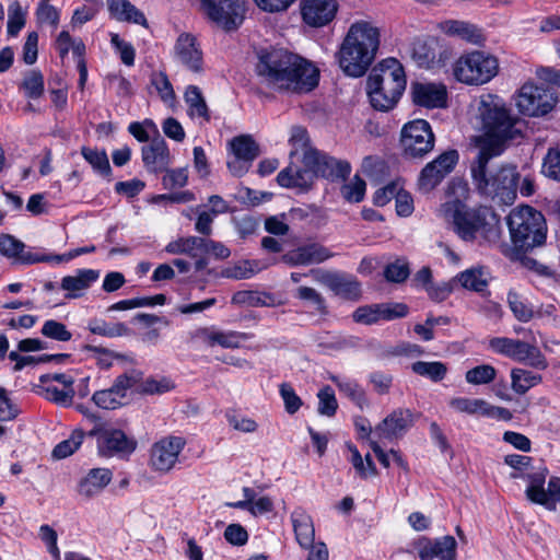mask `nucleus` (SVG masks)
I'll return each instance as SVG.
<instances>
[{
	"mask_svg": "<svg viewBox=\"0 0 560 560\" xmlns=\"http://www.w3.org/2000/svg\"><path fill=\"white\" fill-rule=\"evenodd\" d=\"M214 347L234 349L240 348L243 342L249 339V335L234 330H223L215 327L214 330Z\"/></svg>",
	"mask_w": 560,
	"mask_h": 560,
	"instance_id": "48",
	"label": "nucleus"
},
{
	"mask_svg": "<svg viewBox=\"0 0 560 560\" xmlns=\"http://www.w3.org/2000/svg\"><path fill=\"white\" fill-rule=\"evenodd\" d=\"M454 78L466 85L489 83L500 71L499 58L486 50L475 49L460 55L453 63Z\"/></svg>",
	"mask_w": 560,
	"mask_h": 560,
	"instance_id": "7",
	"label": "nucleus"
},
{
	"mask_svg": "<svg viewBox=\"0 0 560 560\" xmlns=\"http://www.w3.org/2000/svg\"><path fill=\"white\" fill-rule=\"evenodd\" d=\"M42 334L47 338L58 341H69L72 337V334L67 329L66 325L55 319H49L44 323Z\"/></svg>",
	"mask_w": 560,
	"mask_h": 560,
	"instance_id": "63",
	"label": "nucleus"
},
{
	"mask_svg": "<svg viewBox=\"0 0 560 560\" xmlns=\"http://www.w3.org/2000/svg\"><path fill=\"white\" fill-rule=\"evenodd\" d=\"M439 30L447 36L457 37L472 45H480L485 40L481 30L465 21L446 20L439 24Z\"/></svg>",
	"mask_w": 560,
	"mask_h": 560,
	"instance_id": "28",
	"label": "nucleus"
},
{
	"mask_svg": "<svg viewBox=\"0 0 560 560\" xmlns=\"http://www.w3.org/2000/svg\"><path fill=\"white\" fill-rule=\"evenodd\" d=\"M504 463L515 470L511 474V478H525L527 480V474L537 469L530 467L532 458L525 455H506Z\"/></svg>",
	"mask_w": 560,
	"mask_h": 560,
	"instance_id": "56",
	"label": "nucleus"
},
{
	"mask_svg": "<svg viewBox=\"0 0 560 560\" xmlns=\"http://www.w3.org/2000/svg\"><path fill=\"white\" fill-rule=\"evenodd\" d=\"M83 440V431L74 430L68 439L61 441L55 446L52 456L57 459H62L72 455L81 446Z\"/></svg>",
	"mask_w": 560,
	"mask_h": 560,
	"instance_id": "49",
	"label": "nucleus"
},
{
	"mask_svg": "<svg viewBox=\"0 0 560 560\" xmlns=\"http://www.w3.org/2000/svg\"><path fill=\"white\" fill-rule=\"evenodd\" d=\"M295 296L312 306L317 313H326L325 299L319 292L310 287H299L295 291Z\"/></svg>",
	"mask_w": 560,
	"mask_h": 560,
	"instance_id": "58",
	"label": "nucleus"
},
{
	"mask_svg": "<svg viewBox=\"0 0 560 560\" xmlns=\"http://www.w3.org/2000/svg\"><path fill=\"white\" fill-rule=\"evenodd\" d=\"M450 407L456 412L469 416H480L504 421L512 418L510 410L506 408L493 406L480 398L455 397L450 400Z\"/></svg>",
	"mask_w": 560,
	"mask_h": 560,
	"instance_id": "17",
	"label": "nucleus"
},
{
	"mask_svg": "<svg viewBox=\"0 0 560 560\" xmlns=\"http://www.w3.org/2000/svg\"><path fill=\"white\" fill-rule=\"evenodd\" d=\"M81 153L95 172L103 176H108L110 174L108 156L104 150L84 147L82 148Z\"/></svg>",
	"mask_w": 560,
	"mask_h": 560,
	"instance_id": "45",
	"label": "nucleus"
},
{
	"mask_svg": "<svg viewBox=\"0 0 560 560\" xmlns=\"http://www.w3.org/2000/svg\"><path fill=\"white\" fill-rule=\"evenodd\" d=\"M142 160L152 172L164 170L170 162V151L162 138H155L150 145L142 148Z\"/></svg>",
	"mask_w": 560,
	"mask_h": 560,
	"instance_id": "31",
	"label": "nucleus"
},
{
	"mask_svg": "<svg viewBox=\"0 0 560 560\" xmlns=\"http://www.w3.org/2000/svg\"><path fill=\"white\" fill-rule=\"evenodd\" d=\"M411 370L416 374H418L420 376L428 377L433 382L442 381L447 373L446 365L440 361H433V362L418 361L411 365Z\"/></svg>",
	"mask_w": 560,
	"mask_h": 560,
	"instance_id": "44",
	"label": "nucleus"
},
{
	"mask_svg": "<svg viewBox=\"0 0 560 560\" xmlns=\"http://www.w3.org/2000/svg\"><path fill=\"white\" fill-rule=\"evenodd\" d=\"M203 238L197 236L178 237L171 241L165 247L164 252L170 255H187L191 258H197L195 262L196 270H201L206 267L207 262L201 258V249Z\"/></svg>",
	"mask_w": 560,
	"mask_h": 560,
	"instance_id": "26",
	"label": "nucleus"
},
{
	"mask_svg": "<svg viewBox=\"0 0 560 560\" xmlns=\"http://www.w3.org/2000/svg\"><path fill=\"white\" fill-rule=\"evenodd\" d=\"M381 42L380 28L370 21L353 22L336 52L342 72L351 78H360L373 63Z\"/></svg>",
	"mask_w": 560,
	"mask_h": 560,
	"instance_id": "4",
	"label": "nucleus"
},
{
	"mask_svg": "<svg viewBox=\"0 0 560 560\" xmlns=\"http://www.w3.org/2000/svg\"><path fill=\"white\" fill-rule=\"evenodd\" d=\"M540 382L541 376L539 374L521 368H514L511 370V387L518 395L525 394Z\"/></svg>",
	"mask_w": 560,
	"mask_h": 560,
	"instance_id": "39",
	"label": "nucleus"
},
{
	"mask_svg": "<svg viewBox=\"0 0 560 560\" xmlns=\"http://www.w3.org/2000/svg\"><path fill=\"white\" fill-rule=\"evenodd\" d=\"M482 133L474 138L479 153L471 165L476 189L501 205H511L516 198L520 175L513 165H502L488 171L489 160L502 153L508 140L520 135L517 119L498 95L481 96L478 107Z\"/></svg>",
	"mask_w": 560,
	"mask_h": 560,
	"instance_id": "1",
	"label": "nucleus"
},
{
	"mask_svg": "<svg viewBox=\"0 0 560 560\" xmlns=\"http://www.w3.org/2000/svg\"><path fill=\"white\" fill-rule=\"evenodd\" d=\"M175 388L174 382L165 376L149 377L141 384V392L148 395H161Z\"/></svg>",
	"mask_w": 560,
	"mask_h": 560,
	"instance_id": "54",
	"label": "nucleus"
},
{
	"mask_svg": "<svg viewBox=\"0 0 560 560\" xmlns=\"http://www.w3.org/2000/svg\"><path fill=\"white\" fill-rule=\"evenodd\" d=\"M407 80L402 65L395 58L380 61L366 80V94L371 106L380 112L396 107L406 89Z\"/></svg>",
	"mask_w": 560,
	"mask_h": 560,
	"instance_id": "5",
	"label": "nucleus"
},
{
	"mask_svg": "<svg viewBox=\"0 0 560 560\" xmlns=\"http://www.w3.org/2000/svg\"><path fill=\"white\" fill-rule=\"evenodd\" d=\"M413 424V415L408 409H398L388 415L376 427V432L385 439H394L402 435Z\"/></svg>",
	"mask_w": 560,
	"mask_h": 560,
	"instance_id": "25",
	"label": "nucleus"
},
{
	"mask_svg": "<svg viewBox=\"0 0 560 560\" xmlns=\"http://www.w3.org/2000/svg\"><path fill=\"white\" fill-rule=\"evenodd\" d=\"M350 452L349 460L361 478H368L376 474L375 466L370 455L363 459L358 448L351 444L348 445Z\"/></svg>",
	"mask_w": 560,
	"mask_h": 560,
	"instance_id": "51",
	"label": "nucleus"
},
{
	"mask_svg": "<svg viewBox=\"0 0 560 560\" xmlns=\"http://www.w3.org/2000/svg\"><path fill=\"white\" fill-rule=\"evenodd\" d=\"M289 143L292 147L291 155H296L299 153H303L305 164H311V159L315 155L317 151L308 149V137L307 131L300 126H295L291 129Z\"/></svg>",
	"mask_w": 560,
	"mask_h": 560,
	"instance_id": "41",
	"label": "nucleus"
},
{
	"mask_svg": "<svg viewBox=\"0 0 560 560\" xmlns=\"http://www.w3.org/2000/svg\"><path fill=\"white\" fill-rule=\"evenodd\" d=\"M444 176L438 170L436 164L432 161L428 163L421 171L418 179L419 190L422 192H430L433 190L442 180Z\"/></svg>",
	"mask_w": 560,
	"mask_h": 560,
	"instance_id": "47",
	"label": "nucleus"
},
{
	"mask_svg": "<svg viewBox=\"0 0 560 560\" xmlns=\"http://www.w3.org/2000/svg\"><path fill=\"white\" fill-rule=\"evenodd\" d=\"M139 381L136 373L122 374L116 378L112 387L96 390L93 396V402L102 409H116L124 405L127 393Z\"/></svg>",
	"mask_w": 560,
	"mask_h": 560,
	"instance_id": "15",
	"label": "nucleus"
},
{
	"mask_svg": "<svg viewBox=\"0 0 560 560\" xmlns=\"http://www.w3.org/2000/svg\"><path fill=\"white\" fill-rule=\"evenodd\" d=\"M332 257V253L325 246L311 243L302 245L284 255V260L293 266L320 264Z\"/></svg>",
	"mask_w": 560,
	"mask_h": 560,
	"instance_id": "24",
	"label": "nucleus"
},
{
	"mask_svg": "<svg viewBox=\"0 0 560 560\" xmlns=\"http://www.w3.org/2000/svg\"><path fill=\"white\" fill-rule=\"evenodd\" d=\"M226 420L234 430L243 433H253L258 429L256 420L236 411L226 412Z\"/></svg>",
	"mask_w": 560,
	"mask_h": 560,
	"instance_id": "60",
	"label": "nucleus"
},
{
	"mask_svg": "<svg viewBox=\"0 0 560 560\" xmlns=\"http://www.w3.org/2000/svg\"><path fill=\"white\" fill-rule=\"evenodd\" d=\"M542 174L551 179L560 180V149L551 148L548 150L544 163Z\"/></svg>",
	"mask_w": 560,
	"mask_h": 560,
	"instance_id": "61",
	"label": "nucleus"
},
{
	"mask_svg": "<svg viewBox=\"0 0 560 560\" xmlns=\"http://www.w3.org/2000/svg\"><path fill=\"white\" fill-rule=\"evenodd\" d=\"M56 49L60 57H65L71 50L75 57L82 58L85 45L81 39L72 38L69 32L61 31L56 39Z\"/></svg>",
	"mask_w": 560,
	"mask_h": 560,
	"instance_id": "43",
	"label": "nucleus"
},
{
	"mask_svg": "<svg viewBox=\"0 0 560 560\" xmlns=\"http://www.w3.org/2000/svg\"><path fill=\"white\" fill-rule=\"evenodd\" d=\"M185 446L186 440L179 435H166L154 442L149 456L151 470L160 475L170 472L179 462V455Z\"/></svg>",
	"mask_w": 560,
	"mask_h": 560,
	"instance_id": "11",
	"label": "nucleus"
},
{
	"mask_svg": "<svg viewBox=\"0 0 560 560\" xmlns=\"http://www.w3.org/2000/svg\"><path fill=\"white\" fill-rule=\"evenodd\" d=\"M457 542L453 536L446 535L440 538L430 539L421 537L416 542V549L420 560H456Z\"/></svg>",
	"mask_w": 560,
	"mask_h": 560,
	"instance_id": "18",
	"label": "nucleus"
},
{
	"mask_svg": "<svg viewBox=\"0 0 560 560\" xmlns=\"http://www.w3.org/2000/svg\"><path fill=\"white\" fill-rule=\"evenodd\" d=\"M508 226L517 250L527 252L541 246L546 241V220L541 212L529 206L513 209L508 215Z\"/></svg>",
	"mask_w": 560,
	"mask_h": 560,
	"instance_id": "6",
	"label": "nucleus"
},
{
	"mask_svg": "<svg viewBox=\"0 0 560 560\" xmlns=\"http://www.w3.org/2000/svg\"><path fill=\"white\" fill-rule=\"evenodd\" d=\"M243 497L249 498V513L253 516H261L267 513H270L273 510V502L267 495L257 497L255 490L249 487L243 488Z\"/></svg>",
	"mask_w": 560,
	"mask_h": 560,
	"instance_id": "46",
	"label": "nucleus"
},
{
	"mask_svg": "<svg viewBox=\"0 0 560 560\" xmlns=\"http://www.w3.org/2000/svg\"><path fill=\"white\" fill-rule=\"evenodd\" d=\"M291 522L299 545L305 549L311 548L315 539V528L311 515L305 510L298 508L291 514Z\"/></svg>",
	"mask_w": 560,
	"mask_h": 560,
	"instance_id": "29",
	"label": "nucleus"
},
{
	"mask_svg": "<svg viewBox=\"0 0 560 560\" xmlns=\"http://www.w3.org/2000/svg\"><path fill=\"white\" fill-rule=\"evenodd\" d=\"M338 10L337 0H302L300 3L302 21L313 28L329 25L336 19Z\"/></svg>",
	"mask_w": 560,
	"mask_h": 560,
	"instance_id": "14",
	"label": "nucleus"
},
{
	"mask_svg": "<svg viewBox=\"0 0 560 560\" xmlns=\"http://www.w3.org/2000/svg\"><path fill=\"white\" fill-rule=\"evenodd\" d=\"M44 397L61 407H70L75 395V377L71 373H51L40 378Z\"/></svg>",
	"mask_w": 560,
	"mask_h": 560,
	"instance_id": "13",
	"label": "nucleus"
},
{
	"mask_svg": "<svg viewBox=\"0 0 560 560\" xmlns=\"http://www.w3.org/2000/svg\"><path fill=\"white\" fill-rule=\"evenodd\" d=\"M467 183L455 179L448 185L446 200L438 209V217L451 224L458 237L465 242H488L498 236L499 220L487 207L467 209Z\"/></svg>",
	"mask_w": 560,
	"mask_h": 560,
	"instance_id": "2",
	"label": "nucleus"
},
{
	"mask_svg": "<svg viewBox=\"0 0 560 560\" xmlns=\"http://www.w3.org/2000/svg\"><path fill=\"white\" fill-rule=\"evenodd\" d=\"M21 89L28 98H39L44 93V77L37 70L28 71L22 81Z\"/></svg>",
	"mask_w": 560,
	"mask_h": 560,
	"instance_id": "50",
	"label": "nucleus"
},
{
	"mask_svg": "<svg viewBox=\"0 0 560 560\" xmlns=\"http://www.w3.org/2000/svg\"><path fill=\"white\" fill-rule=\"evenodd\" d=\"M506 301L511 312L517 320L527 323L534 317L535 311L523 294L515 290H510Z\"/></svg>",
	"mask_w": 560,
	"mask_h": 560,
	"instance_id": "38",
	"label": "nucleus"
},
{
	"mask_svg": "<svg viewBox=\"0 0 560 560\" xmlns=\"http://www.w3.org/2000/svg\"><path fill=\"white\" fill-rule=\"evenodd\" d=\"M201 9L209 20L225 31H235L244 22L246 0H200Z\"/></svg>",
	"mask_w": 560,
	"mask_h": 560,
	"instance_id": "9",
	"label": "nucleus"
},
{
	"mask_svg": "<svg viewBox=\"0 0 560 560\" xmlns=\"http://www.w3.org/2000/svg\"><path fill=\"white\" fill-rule=\"evenodd\" d=\"M109 14L119 22H129L147 26L144 14L128 0H107Z\"/></svg>",
	"mask_w": 560,
	"mask_h": 560,
	"instance_id": "33",
	"label": "nucleus"
},
{
	"mask_svg": "<svg viewBox=\"0 0 560 560\" xmlns=\"http://www.w3.org/2000/svg\"><path fill=\"white\" fill-rule=\"evenodd\" d=\"M497 376V370L490 364H480L469 369L465 374V380L471 385H486L491 383Z\"/></svg>",
	"mask_w": 560,
	"mask_h": 560,
	"instance_id": "52",
	"label": "nucleus"
},
{
	"mask_svg": "<svg viewBox=\"0 0 560 560\" xmlns=\"http://www.w3.org/2000/svg\"><path fill=\"white\" fill-rule=\"evenodd\" d=\"M230 149L234 156L253 161L258 155V147L249 136L235 137L230 142Z\"/></svg>",
	"mask_w": 560,
	"mask_h": 560,
	"instance_id": "42",
	"label": "nucleus"
},
{
	"mask_svg": "<svg viewBox=\"0 0 560 560\" xmlns=\"http://www.w3.org/2000/svg\"><path fill=\"white\" fill-rule=\"evenodd\" d=\"M489 349L494 353L536 369L545 370L547 368L545 357L533 343L508 337H493L489 340Z\"/></svg>",
	"mask_w": 560,
	"mask_h": 560,
	"instance_id": "10",
	"label": "nucleus"
},
{
	"mask_svg": "<svg viewBox=\"0 0 560 560\" xmlns=\"http://www.w3.org/2000/svg\"><path fill=\"white\" fill-rule=\"evenodd\" d=\"M329 378L338 386L340 393L350 398L358 407L362 409L368 405L365 392L357 382L336 375H331Z\"/></svg>",
	"mask_w": 560,
	"mask_h": 560,
	"instance_id": "40",
	"label": "nucleus"
},
{
	"mask_svg": "<svg viewBox=\"0 0 560 560\" xmlns=\"http://www.w3.org/2000/svg\"><path fill=\"white\" fill-rule=\"evenodd\" d=\"M453 282L465 289L481 292L488 285V272L480 267L469 268L458 273Z\"/></svg>",
	"mask_w": 560,
	"mask_h": 560,
	"instance_id": "36",
	"label": "nucleus"
},
{
	"mask_svg": "<svg viewBox=\"0 0 560 560\" xmlns=\"http://www.w3.org/2000/svg\"><path fill=\"white\" fill-rule=\"evenodd\" d=\"M184 101L187 105V115L191 119H198L200 122H208L210 120L206 100L198 86H187L184 93Z\"/></svg>",
	"mask_w": 560,
	"mask_h": 560,
	"instance_id": "34",
	"label": "nucleus"
},
{
	"mask_svg": "<svg viewBox=\"0 0 560 560\" xmlns=\"http://www.w3.org/2000/svg\"><path fill=\"white\" fill-rule=\"evenodd\" d=\"M386 280L392 282H402L409 276V267L405 260L397 259L387 265L384 270Z\"/></svg>",
	"mask_w": 560,
	"mask_h": 560,
	"instance_id": "64",
	"label": "nucleus"
},
{
	"mask_svg": "<svg viewBox=\"0 0 560 560\" xmlns=\"http://www.w3.org/2000/svg\"><path fill=\"white\" fill-rule=\"evenodd\" d=\"M315 177L314 166L310 170L289 166L278 174L277 180L282 187L305 190L313 185Z\"/></svg>",
	"mask_w": 560,
	"mask_h": 560,
	"instance_id": "32",
	"label": "nucleus"
},
{
	"mask_svg": "<svg viewBox=\"0 0 560 560\" xmlns=\"http://www.w3.org/2000/svg\"><path fill=\"white\" fill-rule=\"evenodd\" d=\"M438 42L432 38H415L409 47L411 59L421 68H432L436 59Z\"/></svg>",
	"mask_w": 560,
	"mask_h": 560,
	"instance_id": "30",
	"label": "nucleus"
},
{
	"mask_svg": "<svg viewBox=\"0 0 560 560\" xmlns=\"http://www.w3.org/2000/svg\"><path fill=\"white\" fill-rule=\"evenodd\" d=\"M110 44L125 66L132 67L135 65L136 49L130 43L120 38L118 34L110 33Z\"/></svg>",
	"mask_w": 560,
	"mask_h": 560,
	"instance_id": "55",
	"label": "nucleus"
},
{
	"mask_svg": "<svg viewBox=\"0 0 560 560\" xmlns=\"http://www.w3.org/2000/svg\"><path fill=\"white\" fill-rule=\"evenodd\" d=\"M256 71L267 85L295 93L312 91L319 80L315 65L283 48L261 51Z\"/></svg>",
	"mask_w": 560,
	"mask_h": 560,
	"instance_id": "3",
	"label": "nucleus"
},
{
	"mask_svg": "<svg viewBox=\"0 0 560 560\" xmlns=\"http://www.w3.org/2000/svg\"><path fill=\"white\" fill-rule=\"evenodd\" d=\"M318 407L317 411L320 416L332 417L335 416L338 402L331 387L325 386L317 393Z\"/></svg>",
	"mask_w": 560,
	"mask_h": 560,
	"instance_id": "57",
	"label": "nucleus"
},
{
	"mask_svg": "<svg viewBox=\"0 0 560 560\" xmlns=\"http://www.w3.org/2000/svg\"><path fill=\"white\" fill-rule=\"evenodd\" d=\"M150 85L166 106L171 108L176 106V94L171 81L164 72H153L150 78Z\"/></svg>",
	"mask_w": 560,
	"mask_h": 560,
	"instance_id": "37",
	"label": "nucleus"
},
{
	"mask_svg": "<svg viewBox=\"0 0 560 560\" xmlns=\"http://www.w3.org/2000/svg\"><path fill=\"white\" fill-rule=\"evenodd\" d=\"M328 287L343 299L358 300L361 295L360 283L351 276L335 275L329 278Z\"/></svg>",
	"mask_w": 560,
	"mask_h": 560,
	"instance_id": "35",
	"label": "nucleus"
},
{
	"mask_svg": "<svg viewBox=\"0 0 560 560\" xmlns=\"http://www.w3.org/2000/svg\"><path fill=\"white\" fill-rule=\"evenodd\" d=\"M113 474L107 468H92L77 482L75 492L83 500H91L110 483Z\"/></svg>",
	"mask_w": 560,
	"mask_h": 560,
	"instance_id": "20",
	"label": "nucleus"
},
{
	"mask_svg": "<svg viewBox=\"0 0 560 560\" xmlns=\"http://www.w3.org/2000/svg\"><path fill=\"white\" fill-rule=\"evenodd\" d=\"M311 164H313L316 175L332 180L345 179L351 172V166L347 161L337 160L318 152L311 159Z\"/></svg>",
	"mask_w": 560,
	"mask_h": 560,
	"instance_id": "27",
	"label": "nucleus"
},
{
	"mask_svg": "<svg viewBox=\"0 0 560 560\" xmlns=\"http://www.w3.org/2000/svg\"><path fill=\"white\" fill-rule=\"evenodd\" d=\"M214 330L215 326L199 327L189 332V342L197 348L200 347H214Z\"/></svg>",
	"mask_w": 560,
	"mask_h": 560,
	"instance_id": "62",
	"label": "nucleus"
},
{
	"mask_svg": "<svg viewBox=\"0 0 560 560\" xmlns=\"http://www.w3.org/2000/svg\"><path fill=\"white\" fill-rule=\"evenodd\" d=\"M98 278V270L78 269L73 275L66 276L61 279L60 288L67 292V299H78L81 298Z\"/></svg>",
	"mask_w": 560,
	"mask_h": 560,
	"instance_id": "23",
	"label": "nucleus"
},
{
	"mask_svg": "<svg viewBox=\"0 0 560 560\" xmlns=\"http://www.w3.org/2000/svg\"><path fill=\"white\" fill-rule=\"evenodd\" d=\"M400 142L406 155L421 158L433 149L434 135L427 120L415 119L402 127Z\"/></svg>",
	"mask_w": 560,
	"mask_h": 560,
	"instance_id": "12",
	"label": "nucleus"
},
{
	"mask_svg": "<svg viewBox=\"0 0 560 560\" xmlns=\"http://www.w3.org/2000/svg\"><path fill=\"white\" fill-rule=\"evenodd\" d=\"M25 21L26 11L18 1L12 2L8 9V34L10 36H16L24 27Z\"/></svg>",
	"mask_w": 560,
	"mask_h": 560,
	"instance_id": "53",
	"label": "nucleus"
},
{
	"mask_svg": "<svg viewBox=\"0 0 560 560\" xmlns=\"http://www.w3.org/2000/svg\"><path fill=\"white\" fill-rule=\"evenodd\" d=\"M408 307L402 303H381L358 307L352 319L362 325H373L382 320H393L406 316Z\"/></svg>",
	"mask_w": 560,
	"mask_h": 560,
	"instance_id": "16",
	"label": "nucleus"
},
{
	"mask_svg": "<svg viewBox=\"0 0 560 560\" xmlns=\"http://www.w3.org/2000/svg\"><path fill=\"white\" fill-rule=\"evenodd\" d=\"M365 182L354 176L341 187V195L348 202H360L365 195Z\"/></svg>",
	"mask_w": 560,
	"mask_h": 560,
	"instance_id": "59",
	"label": "nucleus"
},
{
	"mask_svg": "<svg viewBox=\"0 0 560 560\" xmlns=\"http://www.w3.org/2000/svg\"><path fill=\"white\" fill-rule=\"evenodd\" d=\"M174 55L178 62L191 71H200L202 68V52L194 35L180 34L174 46Z\"/></svg>",
	"mask_w": 560,
	"mask_h": 560,
	"instance_id": "21",
	"label": "nucleus"
},
{
	"mask_svg": "<svg viewBox=\"0 0 560 560\" xmlns=\"http://www.w3.org/2000/svg\"><path fill=\"white\" fill-rule=\"evenodd\" d=\"M411 96L416 105L425 108H442L447 102V90L440 82H415Z\"/></svg>",
	"mask_w": 560,
	"mask_h": 560,
	"instance_id": "19",
	"label": "nucleus"
},
{
	"mask_svg": "<svg viewBox=\"0 0 560 560\" xmlns=\"http://www.w3.org/2000/svg\"><path fill=\"white\" fill-rule=\"evenodd\" d=\"M559 103L557 93L533 81L525 82L514 94L518 113L526 117L540 118L553 112Z\"/></svg>",
	"mask_w": 560,
	"mask_h": 560,
	"instance_id": "8",
	"label": "nucleus"
},
{
	"mask_svg": "<svg viewBox=\"0 0 560 560\" xmlns=\"http://www.w3.org/2000/svg\"><path fill=\"white\" fill-rule=\"evenodd\" d=\"M100 452L106 456L128 455L136 448V441L121 430H105L97 439Z\"/></svg>",
	"mask_w": 560,
	"mask_h": 560,
	"instance_id": "22",
	"label": "nucleus"
}]
</instances>
